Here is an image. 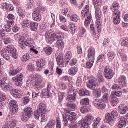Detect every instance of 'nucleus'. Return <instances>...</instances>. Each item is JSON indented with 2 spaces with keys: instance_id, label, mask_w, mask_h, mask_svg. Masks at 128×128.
<instances>
[{
  "instance_id": "1",
  "label": "nucleus",
  "mask_w": 128,
  "mask_h": 128,
  "mask_svg": "<svg viewBox=\"0 0 128 128\" xmlns=\"http://www.w3.org/2000/svg\"><path fill=\"white\" fill-rule=\"evenodd\" d=\"M46 38L48 44H52V42H54L56 40H58L56 42L57 46L60 48H64V42L62 40L64 38L63 34L50 33L46 35Z\"/></svg>"
},
{
  "instance_id": "2",
  "label": "nucleus",
  "mask_w": 128,
  "mask_h": 128,
  "mask_svg": "<svg viewBox=\"0 0 128 128\" xmlns=\"http://www.w3.org/2000/svg\"><path fill=\"white\" fill-rule=\"evenodd\" d=\"M1 55L5 60H10V56L15 60L18 58L16 49L12 46L4 48L1 52Z\"/></svg>"
},
{
  "instance_id": "3",
  "label": "nucleus",
  "mask_w": 128,
  "mask_h": 128,
  "mask_svg": "<svg viewBox=\"0 0 128 128\" xmlns=\"http://www.w3.org/2000/svg\"><path fill=\"white\" fill-rule=\"evenodd\" d=\"M65 114H62L63 123L65 126H68V121L72 124L78 120V114L69 110L65 109Z\"/></svg>"
},
{
  "instance_id": "4",
  "label": "nucleus",
  "mask_w": 128,
  "mask_h": 128,
  "mask_svg": "<svg viewBox=\"0 0 128 128\" xmlns=\"http://www.w3.org/2000/svg\"><path fill=\"white\" fill-rule=\"evenodd\" d=\"M81 18L82 20H84L86 18H87L84 22V26H88L92 20V13L90 11V6L88 5L86 6V8L82 10Z\"/></svg>"
},
{
  "instance_id": "5",
  "label": "nucleus",
  "mask_w": 128,
  "mask_h": 128,
  "mask_svg": "<svg viewBox=\"0 0 128 128\" xmlns=\"http://www.w3.org/2000/svg\"><path fill=\"white\" fill-rule=\"evenodd\" d=\"M96 10V16L97 20L95 26L97 28V30L98 34L102 32V22L100 20V16L102 11H100V6L94 7Z\"/></svg>"
},
{
  "instance_id": "6",
  "label": "nucleus",
  "mask_w": 128,
  "mask_h": 128,
  "mask_svg": "<svg viewBox=\"0 0 128 128\" xmlns=\"http://www.w3.org/2000/svg\"><path fill=\"white\" fill-rule=\"evenodd\" d=\"M94 120V118L92 116H86L84 120H81L78 122V124L79 126H81L82 128H88Z\"/></svg>"
},
{
  "instance_id": "7",
  "label": "nucleus",
  "mask_w": 128,
  "mask_h": 128,
  "mask_svg": "<svg viewBox=\"0 0 128 128\" xmlns=\"http://www.w3.org/2000/svg\"><path fill=\"white\" fill-rule=\"evenodd\" d=\"M42 12H44V8L39 6L34 10V12L32 14V19L35 22H40L42 20Z\"/></svg>"
},
{
  "instance_id": "8",
  "label": "nucleus",
  "mask_w": 128,
  "mask_h": 128,
  "mask_svg": "<svg viewBox=\"0 0 128 128\" xmlns=\"http://www.w3.org/2000/svg\"><path fill=\"white\" fill-rule=\"evenodd\" d=\"M10 110L14 114H16L18 112V104L15 100H12L9 103Z\"/></svg>"
},
{
  "instance_id": "9",
  "label": "nucleus",
  "mask_w": 128,
  "mask_h": 128,
  "mask_svg": "<svg viewBox=\"0 0 128 128\" xmlns=\"http://www.w3.org/2000/svg\"><path fill=\"white\" fill-rule=\"evenodd\" d=\"M94 106L98 108V110H104L106 108V105L104 101H102V99H96L94 100Z\"/></svg>"
},
{
  "instance_id": "10",
  "label": "nucleus",
  "mask_w": 128,
  "mask_h": 128,
  "mask_svg": "<svg viewBox=\"0 0 128 128\" xmlns=\"http://www.w3.org/2000/svg\"><path fill=\"white\" fill-rule=\"evenodd\" d=\"M44 96H48L52 98L54 94V90H52V86L50 84H48L47 88L44 89L42 91Z\"/></svg>"
},
{
  "instance_id": "11",
  "label": "nucleus",
  "mask_w": 128,
  "mask_h": 128,
  "mask_svg": "<svg viewBox=\"0 0 128 128\" xmlns=\"http://www.w3.org/2000/svg\"><path fill=\"white\" fill-rule=\"evenodd\" d=\"M32 108L28 107L25 109L24 114H23L22 116V120L23 122H28L29 118L32 116Z\"/></svg>"
},
{
  "instance_id": "12",
  "label": "nucleus",
  "mask_w": 128,
  "mask_h": 128,
  "mask_svg": "<svg viewBox=\"0 0 128 128\" xmlns=\"http://www.w3.org/2000/svg\"><path fill=\"white\" fill-rule=\"evenodd\" d=\"M24 75L20 74L12 78V82H16V86H22V80H24Z\"/></svg>"
},
{
  "instance_id": "13",
  "label": "nucleus",
  "mask_w": 128,
  "mask_h": 128,
  "mask_svg": "<svg viewBox=\"0 0 128 128\" xmlns=\"http://www.w3.org/2000/svg\"><path fill=\"white\" fill-rule=\"evenodd\" d=\"M104 74L106 80H112L114 76V72L108 66L104 68Z\"/></svg>"
},
{
  "instance_id": "14",
  "label": "nucleus",
  "mask_w": 128,
  "mask_h": 128,
  "mask_svg": "<svg viewBox=\"0 0 128 128\" xmlns=\"http://www.w3.org/2000/svg\"><path fill=\"white\" fill-rule=\"evenodd\" d=\"M56 58L58 66H60L61 68H64L66 62H64V58L62 56V55L58 53H57L56 54Z\"/></svg>"
},
{
  "instance_id": "15",
  "label": "nucleus",
  "mask_w": 128,
  "mask_h": 128,
  "mask_svg": "<svg viewBox=\"0 0 128 128\" xmlns=\"http://www.w3.org/2000/svg\"><path fill=\"white\" fill-rule=\"evenodd\" d=\"M27 38L26 41L22 42V46H20V48H22V50L26 49V46H28V48H30V46H32V44H34V40L30 38Z\"/></svg>"
},
{
  "instance_id": "16",
  "label": "nucleus",
  "mask_w": 128,
  "mask_h": 128,
  "mask_svg": "<svg viewBox=\"0 0 128 128\" xmlns=\"http://www.w3.org/2000/svg\"><path fill=\"white\" fill-rule=\"evenodd\" d=\"M10 92L12 96L16 98H20L24 96V92L20 90L12 89L10 90Z\"/></svg>"
},
{
  "instance_id": "17",
  "label": "nucleus",
  "mask_w": 128,
  "mask_h": 128,
  "mask_svg": "<svg viewBox=\"0 0 128 128\" xmlns=\"http://www.w3.org/2000/svg\"><path fill=\"white\" fill-rule=\"evenodd\" d=\"M112 19L114 24H120V12L112 13Z\"/></svg>"
},
{
  "instance_id": "18",
  "label": "nucleus",
  "mask_w": 128,
  "mask_h": 128,
  "mask_svg": "<svg viewBox=\"0 0 128 128\" xmlns=\"http://www.w3.org/2000/svg\"><path fill=\"white\" fill-rule=\"evenodd\" d=\"M118 82L122 88H126L128 86V80L124 76H121L119 77Z\"/></svg>"
},
{
  "instance_id": "19",
  "label": "nucleus",
  "mask_w": 128,
  "mask_h": 128,
  "mask_svg": "<svg viewBox=\"0 0 128 128\" xmlns=\"http://www.w3.org/2000/svg\"><path fill=\"white\" fill-rule=\"evenodd\" d=\"M28 35H26L25 37L22 36L20 33H18L14 36V38L16 40H19L18 44L20 46H22V42L26 40V38H28Z\"/></svg>"
},
{
  "instance_id": "20",
  "label": "nucleus",
  "mask_w": 128,
  "mask_h": 128,
  "mask_svg": "<svg viewBox=\"0 0 128 128\" xmlns=\"http://www.w3.org/2000/svg\"><path fill=\"white\" fill-rule=\"evenodd\" d=\"M46 64V62L42 59H39L36 62L38 72H42L44 70V66Z\"/></svg>"
},
{
  "instance_id": "21",
  "label": "nucleus",
  "mask_w": 128,
  "mask_h": 128,
  "mask_svg": "<svg viewBox=\"0 0 128 128\" xmlns=\"http://www.w3.org/2000/svg\"><path fill=\"white\" fill-rule=\"evenodd\" d=\"M2 8L6 12H12L14 8L12 4H10L6 2L2 3Z\"/></svg>"
},
{
  "instance_id": "22",
  "label": "nucleus",
  "mask_w": 128,
  "mask_h": 128,
  "mask_svg": "<svg viewBox=\"0 0 128 128\" xmlns=\"http://www.w3.org/2000/svg\"><path fill=\"white\" fill-rule=\"evenodd\" d=\"M6 32H12V28L8 25L5 26V29L0 30V39L4 40V36H6Z\"/></svg>"
},
{
  "instance_id": "23",
  "label": "nucleus",
  "mask_w": 128,
  "mask_h": 128,
  "mask_svg": "<svg viewBox=\"0 0 128 128\" xmlns=\"http://www.w3.org/2000/svg\"><path fill=\"white\" fill-rule=\"evenodd\" d=\"M120 4L117 2H114L110 6V10L112 12L113 14L118 12H120L118 10H120Z\"/></svg>"
},
{
  "instance_id": "24",
  "label": "nucleus",
  "mask_w": 128,
  "mask_h": 128,
  "mask_svg": "<svg viewBox=\"0 0 128 128\" xmlns=\"http://www.w3.org/2000/svg\"><path fill=\"white\" fill-rule=\"evenodd\" d=\"M87 86L88 88H90V90H94L96 86V79L94 78H92L90 80L88 83L87 84Z\"/></svg>"
},
{
  "instance_id": "25",
  "label": "nucleus",
  "mask_w": 128,
  "mask_h": 128,
  "mask_svg": "<svg viewBox=\"0 0 128 128\" xmlns=\"http://www.w3.org/2000/svg\"><path fill=\"white\" fill-rule=\"evenodd\" d=\"M8 26L12 28V26H14V16L12 14H9L8 16Z\"/></svg>"
},
{
  "instance_id": "26",
  "label": "nucleus",
  "mask_w": 128,
  "mask_h": 128,
  "mask_svg": "<svg viewBox=\"0 0 128 128\" xmlns=\"http://www.w3.org/2000/svg\"><path fill=\"white\" fill-rule=\"evenodd\" d=\"M96 50L93 48H90L88 50V58L96 60Z\"/></svg>"
},
{
  "instance_id": "27",
  "label": "nucleus",
  "mask_w": 128,
  "mask_h": 128,
  "mask_svg": "<svg viewBox=\"0 0 128 128\" xmlns=\"http://www.w3.org/2000/svg\"><path fill=\"white\" fill-rule=\"evenodd\" d=\"M96 80L99 82H104V72L99 70L97 74Z\"/></svg>"
},
{
  "instance_id": "28",
  "label": "nucleus",
  "mask_w": 128,
  "mask_h": 128,
  "mask_svg": "<svg viewBox=\"0 0 128 128\" xmlns=\"http://www.w3.org/2000/svg\"><path fill=\"white\" fill-rule=\"evenodd\" d=\"M0 85L4 90H10L12 88V84H6V82L2 81L0 82Z\"/></svg>"
},
{
  "instance_id": "29",
  "label": "nucleus",
  "mask_w": 128,
  "mask_h": 128,
  "mask_svg": "<svg viewBox=\"0 0 128 128\" xmlns=\"http://www.w3.org/2000/svg\"><path fill=\"white\" fill-rule=\"evenodd\" d=\"M128 110V106L124 104H121L119 106V111L120 114H126Z\"/></svg>"
},
{
  "instance_id": "30",
  "label": "nucleus",
  "mask_w": 128,
  "mask_h": 128,
  "mask_svg": "<svg viewBox=\"0 0 128 128\" xmlns=\"http://www.w3.org/2000/svg\"><path fill=\"white\" fill-rule=\"evenodd\" d=\"M66 106L68 108V109L72 112H74L78 108L76 104H72L70 102H68L65 104Z\"/></svg>"
},
{
  "instance_id": "31",
  "label": "nucleus",
  "mask_w": 128,
  "mask_h": 128,
  "mask_svg": "<svg viewBox=\"0 0 128 128\" xmlns=\"http://www.w3.org/2000/svg\"><path fill=\"white\" fill-rule=\"evenodd\" d=\"M80 96H88L90 95V92L86 89L82 88L79 92Z\"/></svg>"
},
{
  "instance_id": "32",
  "label": "nucleus",
  "mask_w": 128,
  "mask_h": 128,
  "mask_svg": "<svg viewBox=\"0 0 128 128\" xmlns=\"http://www.w3.org/2000/svg\"><path fill=\"white\" fill-rule=\"evenodd\" d=\"M38 111L41 113L48 112L46 110V105L42 103L40 104L38 108Z\"/></svg>"
},
{
  "instance_id": "33",
  "label": "nucleus",
  "mask_w": 128,
  "mask_h": 128,
  "mask_svg": "<svg viewBox=\"0 0 128 128\" xmlns=\"http://www.w3.org/2000/svg\"><path fill=\"white\" fill-rule=\"evenodd\" d=\"M17 12L20 18H25L24 9L22 8V6L17 7Z\"/></svg>"
},
{
  "instance_id": "34",
  "label": "nucleus",
  "mask_w": 128,
  "mask_h": 128,
  "mask_svg": "<svg viewBox=\"0 0 128 128\" xmlns=\"http://www.w3.org/2000/svg\"><path fill=\"white\" fill-rule=\"evenodd\" d=\"M32 58L33 56L32 54L28 53L22 56V60L24 62H28V60H30V58Z\"/></svg>"
},
{
  "instance_id": "35",
  "label": "nucleus",
  "mask_w": 128,
  "mask_h": 128,
  "mask_svg": "<svg viewBox=\"0 0 128 128\" xmlns=\"http://www.w3.org/2000/svg\"><path fill=\"white\" fill-rule=\"evenodd\" d=\"M78 67H72L69 70V74L70 76H74L78 74Z\"/></svg>"
},
{
  "instance_id": "36",
  "label": "nucleus",
  "mask_w": 128,
  "mask_h": 128,
  "mask_svg": "<svg viewBox=\"0 0 128 128\" xmlns=\"http://www.w3.org/2000/svg\"><path fill=\"white\" fill-rule=\"evenodd\" d=\"M105 118L106 120V122H108V124H110V122H114V118L113 117L112 115V114L110 113L106 114Z\"/></svg>"
},
{
  "instance_id": "37",
  "label": "nucleus",
  "mask_w": 128,
  "mask_h": 128,
  "mask_svg": "<svg viewBox=\"0 0 128 128\" xmlns=\"http://www.w3.org/2000/svg\"><path fill=\"white\" fill-rule=\"evenodd\" d=\"M126 120L124 118L121 119L117 124V126L118 128H122L126 126Z\"/></svg>"
},
{
  "instance_id": "38",
  "label": "nucleus",
  "mask_w": 128,
  "mask_h": 128,
  "mask_svg": "<svg viewBox=\"0 0 128 128\" xmlns=\"http://www.w3.org/2000/svg\"><path fill=\"white\" fill-rule=\"evenodd\" d=\"M72 54L70 52H67L66 56L65 57V62L66 66L68 64L70 60L72 59Z\"/></svg>"
},
{
  "instance_id": "39",
  "label": "nucleus",
  "mask_w": 128,
  "mask_h": 128,
  "mask_svg": "<svg viewBox=\"0 0 128 128\" xmlns=\"http://www.w3.org/2000/svg\"><path fill=\"white\" fill-rule=\"evenodd\" d=\"M38 28V24L32 22L30 24V28L32 32H36Z\"/></svg>"
},
{
  "instance_id": "40",
  "label": "nucleus",
  "mask_w": 128,
  "mask_h": 128,
  "mask_svg": "<svg viewBox=\"0 0 128 128\" xmlns=\"http://www.w3.org/2000/svg\"><path fill=\"white\" fill-rule=\"evenodd\" d=\"M112 99H111V104L112 106H118V102H120V100H118V98L116 97H111Z\"/></svg>"
},
{
  "instance_id": "41",
  "label": "nucleus",
  "mask_w": 128,
  "mask_h": 128,
  "mask_svg": "<svg viewBox=\"0 0 128 128\" xmlns=\"http://www.w3.org/2000/svg\"><path fill=\"white\" fill-rule=\"evenodd\" d=\"M95 59L88 58V62L86 63L87 68H92L94 66Z\"/></svg>"
},
{
  "instance_id": "42",
  "label": "nucleus",
  "mask_w": 128,
  "mask_h": 128,
  "mask_svg": "<svg viewBox=\"0 0 128 128\" xmlns=\"http://www.w3.org/2000/svg\"><path fill=\"white\" fill-rule=\"evenodd\" d=\"M80 104L84 106H88L90 104V99L85 98L80 100Z\"/></svg>"
},
{
  "instance_id": "43",
  "label": "nucleus",
  "mask_w": 128,
  "mask_h": 128,
  "mask_svg": "<svg viewBox=\"0 0 128 128\" xmlns=\"http://www.w3.org/2000/svg\"><path fill=\"white\" fill-rule=\"evenodd\" d=\"M102 122V120L100 118L96 119L93 122V128H98Z\"/></svg>"
},
{
  "instance_id": "44",
  "label": "nucleus",
  "mask_w": 128,
  "mask_h": 128,
  "mask_svg": "<svg viewBox=\"0 0 128 128\" xmlns=\"http://www.w3.org/2000/svg\"><path fill=\"white\" fill-rule=\"evenodd\" d=\"M70 19L71 22H78L80 20V17L76 14H73L71 16Z\"/></svg>"
},
{
  "instance_id": "45",
  "label": "nucleus",
  "mask_w": 128,
  "mask_h": 128,
  "mask_svg": "<svg viewBox=\"0 0 128 128\" xmlns=\"http://www.w3.org/2000/svg\"><path fill=\"white\" fill-rule=\"evenodd\" d=\"M76 92H75L74 94L70 95L66 98V100L68 102H74V100H75L76 98Z\"/></svg>"
},
{
  "instance_id": "46",
  "label": "nucleus",
  "mask_w": 128,
  "mask_h": 128,
  "mask_svg": "<svg viewBox=\"0 0 128 128\" xmlns=\"http://www.w3.org/2000/svg\"><path fill=\"white\" fill-rule=\"evenodd\" d=\"M76 30V26L75 24H72L69 26L68 32H70V34H74Z\"/></svg>"
},
{
  "instance_id": "47",
  "label": "nucleus",
  "mask_w": 128,
  "mask_h": 128,
  "mask_svg": "<svg viewBox=\"0 0 128 128\" xmlns=\"http://www.w3.org/2000/svg\"><path fill=\"white\" fill-rule=\"evenodd\" d=\"M80 110L82 114H86V112H92L90 108H88V106H84L83 107H82L80 109Z\"/></svg>"
},
{
  "instance_id": "48",
  "label": "nucleus",
  "mask_w": 128,
  "mask_h": 128,
  "mask_svg": "<svg viewBox=\"0 0 128 128\" xmlns=\"http://www.w3.org/2000/svg\"><path fill=\"white\" fill-rule=\"evenodd\" d=\"M34 6V2L32 0H30V1H28L26 8L28 10H32V8H33Z\"/></svg>"
},
{
  "instance_id": "49",
  "label": "nucleus",
  "mask_w": 128,
  "mask_h": 128,
  "mask_svg": "<svg viewBox=\"0 0 128 128\" xmlns=\"http://www.w3.org/2000/svg\"><path fill=\"white\" fill-rule=\"evenodd\" d=\"M122 92L121 91L112 92L111 94V98H116V96H118V98H122Z\"/></svg>"
},
{
  "instance_id": "50",
  "label": "nucleus",
  "mask_w": 128,
  "mask_h": 128,
  "mask_svg": "<svg viewBox=\"0 0 128 128\" xmlns=\"http://www.w3.org/2000/svg\"><path fill=\"white\" fill-rule=\"evenodd\" d=\"M106 55L102 54L98 58L97 62H104L106 60Z\"/></svg>"
},
{
  "instance_id": "51",
  "label": "nucleus",
  "mask_w": 128,
  "mask_h": 128,
  "mask_svg": "<svg viewBox=\"0 0 128 128\" xmlns=\"http://www.w3.org/2000/svg\"><path fill=\"white\" fill-rule=\"evenodd\" d=\"M30 22L28 19H26L22 22V28H28L30 26Z\"/></svg>"
},
{
  "instance_id": "52",
  "label": "nucleus",
  "mask_w": 128,
  "mask_h": 128,
  "mask_svg": "<svg viewBox=\"0 0 128 128\" xmlns=\"http://www.w3.org/2000/svg\"><path fill=\"white\" fill-rule=\"evenodd\" d=\"M41 122H46L48 120V115L46 114V112H44L41 113Z\"/></svg>"
},
{
  "instance_id": "53",
  "label": "nucleus",
  "mask_w": 128,
  "mask_h": 128,
  "mask_svg": "<svg viewBox=\"0 0 128 128\" xmlns=\"http://www.w3.org/2000/svg\"><path fill=\"white\" fill-rule=\"evenodd\" d=\"M44 52L48 54V56H50L52 54V48L50 46H48L46 48H44Z\"/></svg>"
},
{
  "instance_id": "54",
  "label": "nucleus",
  "mask_w": 128,
  "mask_h": 128,
  "mask_svg": "<svg viewBox=\"0 0 128 128\" xmlns=\"http://www.w3.org/2000/svg\"><path fill=\"white\" fill-rule=\"evenodd\" d=\"M94 96L96 98H100L102 96V90L100 89H97L94 90Z\"/></svg>"
},
{
  "instance_id": "55",
  "label": "nucleus",
  "mask_w": 128,
  "mask_h": 128,
  "mask_svg": "<svg viewBox=\"0 0 128 128\" xmlns=\"http://www.w3.org/2000/svg\"><path fill=\"white\" fill-rule=\"evenodd\" d=\"M36 88L38 90H41V88H44V84H43L42 81H37L36 82Z\"/></svg>"
},
{
  "instance_id": "56",
  "label": "nucleus",
  "mask_w": 128,
  "mask_h": 128,
  "mask_svg": "<svg viewBox=\"0 0 128 128\" xmlns=\"http://www.w3.org/2000/svg\"><path fill=\"white\" fill-rule=\"evenodd\" d=\"M20 69L17 68L16 70H10V76H16V74H20Z\"/></svg>"
},
{
  "instance_id": "57",
  "label": "nucleus",
  "mask_w": 128,
  "mask_h": 128,
  "mask_svg": "<svg viewBox=\"0 0 128 128\" xmlns=\"http://www.w3.org/2000/svg\"><path fill=\"white\" fill-rule=\"evenodd\" d=\"M8 98L6 95L2 92H0V102H5Z\"/></svg>"
},
{
  "instance_id": "58",
  "label": "nucleus",
  "mask_w": 128,
  "mask_h": 128,
  "mask_svg": "<svg viewBox=\"0 0 128 128\" xmlns=\"http://www.w3.org/2000/svg\"><path fill=\"white\" fill-rule=\"evenodd\" d=\"M94 7L102 6V0H92Z\"/></svg>"
},
{
  "instance_id": "59",
  "label": "nucleus",
  "mask_w": 128,
  "mask_h": 128,
  "mask_svg": "<svg viewBox=\"0 0 128 128\" xmlns=\"http://www.w3.org/2000/svg\"><path fill=\"white\" fill-rule=\"evenodd\" d=\"M108 56L109 60H114V58H116V54L114 52H109L108 54Z\"/></svg>"
},
{
  "instance_id": "60",
  "label": "nucleus",
  "mask_w": 128,
  "mask_h": 128,
  "mask_svg": "<svg viewBox=\"0 0 128 128\" xmlns=\"http://www.w3.org/2000/svg\"><path fill=\"white\" fill-rule=\"evenodd\" d=\"M34 117L36 120H40V112L38 110H36L34 112Z\"/></svg>"
},
{
  "instance_id": "61",
  "label": "nucleus",
  "mask_w": 128,
  "mask_h": 128,
  "mask_svg": "<svg viewBox=\"0 0 128 128\" xmlns=\"http://www.w3.org/2000/svg\"><path fill=\"white\" fill-rule=\"evenodd\" d=\"M82 79L80 76L78 78L77 80L76 85L77 86H82Z\"/></svg>"
},
{
  "instance_id": "62",
  "label": "nucleus",
  "mask_w": 128,
  "mask_h": 128,
  "mask_svg": "<svg viewBox=\"0 0 128 128\" xmlns=\"http://www.w3.org/2000/svg\"><path fill=\"white\" fill-rule=\"evenodd\" d=\"M17 122L16 120H12L10 122V128H14L16 126Z\"/></svg>"
},
{
  "instance_id": "63",
  "label": "nucleus",
  "mask_w": 128,
  "mask_h": 128,
  "mask_svg": "<svg viewBox=\"0 0 128 128\" xmlns=\"http://www.w3.org/2000/svg\"><path fill=\"white\" fill-rule=\"evenodd\" d=\"M56 120H50L48 123V126H50L52 128H54V126H56Z\"/></svg>"
},
{
  "instance_id": "64",
  "label": "nucleus",
  "mask_w": 128,
  "mask_h": 128,
  "mask_svg": "<svg viewBox=\"0 0 128 128\" xmlns=\"http://www.w3.org/2000/svg\"><path fill=\"white\" fill-rule=\"evenodd\" d=\"M103 100H102V102H108V100H110V96H108V94H104L103 97H102Z\"/></svg>"
}]
</instances>
